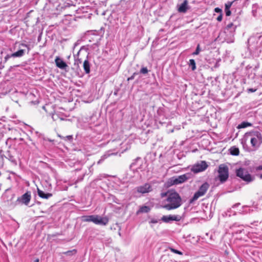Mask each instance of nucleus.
I'll use <instances>...</instances> for the list:
<instances>
[{
    "label": "nucleus",
    "mask_w": 262,
    "mask_h": 262,
    "mask_svg": "<svg viewBox=\"0 0 262 262\" xmlns=\"http://www.w3.org/2000/svg\"><path fill=\"white\" fill-rule=\"evenodd\" d=\"M165 201L167 203L164 205L162 207L167 210L177 209L182 204L181 196L174 190L169 193Z\"/></svg>",
    "instance_id": "f257e3e1"
},
{
    "label": "nucleus",
    "mask_w": 262,
    "mask_h": 262,
    "mask_svg": "<svg viewBox=\"0 0 262 262\" xmlns=\"http://www.w3.org/2000/svg\"><path fill=\"white\" fill-rule=\"evenodd\" d=\"M261 36H251L248 40V49L251 53L259 55L262 53Z\"/></svg>",
    "instance_id": "f03ea898"
},
{
    "label": "nucleus",
    "mask_w": 262,
    "mask_h": 262,
    "mask_svg": "<svg viewBox=\"0 0 262 262\" xmlns=\"http://www.w3.org/2000/svg\"><path fill=\"white\" fill-rule=\"evenodd\" d=\"M62 4V1H48L45 8L50 11L51 13L57 15L63 11Z\"/></svg>",
    "instance_id": "7ed1b4c3"
},
{
    "label": "nucleus",
    "mask_w": 262,
    "mask_h": 262,
    "mask_svg": "<svg viewBox=\"0 0 262 262\" xmlns=\"http://www.w3.org/2000/svg\"><path fill=\"white\" fill-rule=\"evenodd\" d=\"M236 176L247 183H249L254 180V177L252 176L248 171L244 168L240 167L235 170Z\"/></svg>",
    "instance_id": "20e7f679"
},
{
    "label": "nucleus",
    "mask_w": 262,
    "mask_h": 262,
    "mask_svg": "<svg viewBox=\"0 0 262 262\" xmlns=\"http://www.w3.org/2000/svg\"><path fill=\"white\" fill-rule=\"evenodd\" d=\"M217 178L221 183L227 181L229 178V168L225 164H222L219 165L217 170Z\"/></svg>",
    "instance_id": "39448f33"
},
{
    "label": "nucleus",
    "mask_w": 262,
    "mask_h": 262,
    "mask_svg": "<svg viewBox=\"0 0 262 262\" xmlns=\"http://www.w3.org/2000/svg\"><path fill=\"white\" fill-rule=\"evenodd\" d=\"M250 142L254 148L257 149L262 143L261 134L257 131L250 133Z\"/></svg>",
    "instance_id": "423d86ee"
},
{
    "label": "nucleus",
    "mask_w": 262,
    "mask_h": 262,
    "mask_svg": "<svg viewBox=\"0 0 262 262\" xmlns=\"http://www.w3.org/2000/svg\"><path fill=\"white\" fill-rule=\"evenodd\" d=\"M209 185L208 183H203L199 188V190L194 194L193 197L190 200L189 203H192L197 200L200 197L203 196L208 189Z\"/></svg>",
    "instance_id": "0eeeda50"
},
{
    "label": "nucleus",
    "mask_w": 262,
    "mask_h": 262,
    "mask_svg": "<svg viewBox=\"0 0 262 262\" xmlns=\"http://www.w3.org/2000/svg\"><path fill=\"white\" fill-rule=\"evenodd\" d=\"M26 52L25 49H19L18 51L11 54H8L4 57V61L6 62L8 61L12 62L14 58H20L23 57Z\"/></svg>",
    "instance_id": "6e6552de"
},
{
    "label": "nucleus",
    "mask_w": 262,
    "mask_h": 262,
    "mask_svg": "<svg viewBox=\"0 0 262 262\" xmlns=\"http://www.w3.org/2000/svg\"><path fill=\"white\" fill-rule=\"evenodd\" d=\"M31 199V195L30 191H27L25 193L22 195L20 197H18L16 202L21 204L28 205Z\"/></svg>",
    "instance_id": "1a4fd4ad"
},
{
    "label": "nucleus",
    "mask_w": 262,
    "mask_h": 262,
    "mask_svg": "<svg viewBox=\"0 0 262 262\" xmlns=\"http://www.w3.org/2000/svg\"><path fill=\"white\" fill-rule=\"evenodd\" d=\"M208 167L207 163L205 161H202L200 163L195 164L192 168V171L194 173H198L205 170Z\"/></svg>",
    "instance_id": "9d476101"
},
{
    "label": "nucleus",
    "mask_w": 262,
    "mask_h": 262,
    "mask_svg": "<svg viewBox=\"0 0 262 262\" xmlns=\"http://www.w3.org/2000/svg\"><path fill=\"white\" fill-rule=\"evenodd\" d=\"M182 219V217L180 215H163L161 220L165 223H170L171 221H180Z\"/></svg>",
    "instance_id": "9b49d317"
},
{
    "label": "nucleus",
    "mask_w": 262,
    "mask_h": 262,
    "mask_svg": "<svg viewBox=\"0 0 262 262\" xmlns=\"http://www.w3.org/2000/svg\"><path fill=\"white\" fill-rule=\"evenodd\" d=\"M136 190L140 193H146L152 190L151 186L149 183H145L143 185L136 187Z\"/></svg>",
    "instance_id": "f8f14e48"
},
{
    "label": "nucleus",
    "mask_w": 262,
    "mask_h": 262,
    "mask_svg": "<svg viewBox=\"0 0 262 262\" xmlns=\"http://www.w3.org/2000/svg\"><path fill=\"white\" fill-rule=\"evenodd\" d=\"M188 179V177L186 174H183L179 176L178 177H173L171 180V184L172 185H177L184 183Z\"/></svg>",
    "instance_id": "ddd939ff"
},
{
    "label": "nucleus",
    "mask_w": 262,
    "mask_h": 262,
    "mask_svg": "<svg viewBox=\"0 0 262 262\" xmlns=\"http://www.w3.org/2000/svg\"><path fill=\"white\" fill-rule=\"evenodd\" d=\"M14 151L11 150H7L6 152L5 155L2 156V157H3L4 156L5 158L10 161L12 164L16 165L17 161L14 155Z\"/></svg>",
    "instance_id": "4468645a"
},
{
    "label": "nucleus",
    "mask_w": 262,
    "mask_h": 262,
    "mask_svg": "<svg viewBox=\"0 0 262 262\" xmlns=\"http://www.w3.org/2000/svg\"><path fill=\"white\" fill-rule=\"evenodd\" d=\"M63 2L62 7L63 11L69 10L70 11L76 12L78 10L76 7V5L72 3H67L66 1H62Z\"/></svg>",
    "instance_id": "2eb2a0df"
},
{
    "label": "nucleus",
    "mask_w": 262,
    "mask_h": 262,
    "mask_svg": "<svg viewBox=\"0 0 262 262\" xmlns=\"http://www.w3.org/2000/svg\"><path fill=\"white\" fill-rule=\"evenodd\" d=\"M56 66L59 69L66 70L68 67L67 64L59 57L57 56L55 59Z\"/></svg>",
    "instance_id": "dca6fc26"
},
{
    "label": "nucleus",
    "mask_w": 262,
    "mask_h": 262,
    "mask_svg": "<svg viewBox=\"0 0 262 262\" xmlns=\"http://www.w3.org/2000/svg\"><path fill=\"white\" fill-rule=\"evenodd\" d=\"M177 7L178 11L180 13H186L187 11L189 9L187 1H184L182 4L180 5H178Z\"/></svg>",
    "instance_id": "f3484780"
},
{
    "label": "nucleus",
    "mask_w": 262,
    "mask_h": 262,
    "mask_svg": "<svg viewBox=\"0 0 262 262\" xmlns=\"http://www.w3.org/2000/svg\"><path fill=\"white\" fill-rule=\"evenodd\" d=\"M108 222V218H107L106 217H101L97 215V217L96 218V220L95 224L104 226L107 224Z\"/></svg>",
    "instance_id": "a211bd4d"
},
{
    "label": "nucleus",
    "mask_w": 262,
    "mask_h": 262,
    "mask_svg": "<svg viewBox=\"0 0 262 262\" xmlns=\"http://www.w3.org/2000/svg\"><path fill=\"white\" fill-rule=\"evenodd\" d=\"M37 193L39 197L45 199H48L52 196V194L51 193H45L42 190H41L39 188H37Z\"/></svg>",
    "instance_id": "6ab92c4d"
},
{
    "label": "nucleus",
    "mask_w": 262,
    "mask_h": 262,
    "mask_svg": "<svg viewBox=\"0 0 262 262\" xmlns=\"http://www.w3.org/2000/svg\"><path fill=\"white\" fill-rule=\"evenodd\" d=\"M150 210V208L147 206H140L139 210L136 212V214L139 215L143 213H148Z\"/></svg>",
    "instance_id": "aec40b11"
},
{
    "label": "nucleus",
    "mask_w": 262,
    "mask_h": 262,
    "mask_svg": "<svg viewBox=\"0 0 262 262\" xmlns=\"http://www.w3.org/2000/svg\"><path fill=\"white\" fill-rule=\"evenodd\" d=\"M84 219L83 220L85 222H92L95 224L96 218L97 217V215H86L84 216L83 217Z\"/></svg>",
    "instance_id": "412c9836"
},
{
    "label": "nucleus",
    "mask_w": 262,
    "mask_h": 262,
    "mask_svg": "<svg viewBox=\"0 0 262 262\" xmlns=\"http://www.w3.org/2000/svg\"><path fill=\"white\" fill-rule=\"evenodd\" d=\"M83 69L86 74H89L90 73V63L88 60H85L83 64Z\"/></svg>",
    "instance_id": "4be33fe9"
},
{
    "label": "nucleus",
    "mask_w": 262,
    "mask_h": 262,
    "mask_svg": "<svg viewBox=\"0 0 262 262\" xmlns=\"http://www.w3.org/2000/svg\"><path fill=\"white\" fill-rule=\"evenodd\" d=\"M235 29H236V27L235 26L233 27V23H231L229 24L228 25H227V27L225 28V32L229 31L232 34H233V33L235 31Z\"/></svg>",
    "instance_id": "5701e85b"
},
{
    "label": "nucleus",
    "mask_w": 262,
    "mask_h": 262,
    "mask_svg": "<svg viewBox=\"0 0 262 262\" xmlns=\"http://www.w3.org/2000/svg\"><path fill=\"white\" fill-rule=\"evenodd\" d=\"M230 153L233 156H238L239 153V149L235 146L231 147L230 149Z\"/></svg>",
    "instance_id": "b1692460"
},
{
    "label": "nucleus",
    "mask_w": 262,
    "mask_h": 262,
    "mask_svg": "<svg viewBox=\"0 0 262 262\" xmlns=\"http://www.w3.org/2000/svg\"><path fill=\"white\" fill-rule=\"evenodd\" d=\"M77 253V250L73 249L72 250H69L67 251L63 252L62 253L63 254H64L67 256H72L75 255Z\"/></svg>",
    "instance_id": "393cba45"
},
{
    "label": "nucleus",
    "mask_w": 262,
    "mask_h": 262,
    "mask_svg": "<svg viewBox=\"0 0 262 262\" xmlns=\"http://www.w3.org/2000/svg\"><path fill=\"white\" fill-rule=\"evenodd\" d=\"M189 66L191 67V70L192 71H194L196 69V64L195 61L194 59H191L189 60V63H188Z\"/></svg>",
    "instance_id": "a878e982"
},
{
    "label": "nucleus",
    "mask_w": 262,
    "mask_h": 262,
    "mask_svg": "<svg viewBox=\"0 0 262 262\" xmlns=\"http://www.w3.org/2000/svg\"><path fill=\"white\" fill-rule=\"evenodd\" d=\"M141 161V159L140 157H137L136 159H135L133 162L130 165V168H133L134 170V167L135 166L137 165V163L139 161Z\"/></svg>",
    "instance_id": "bb28decb"
},
{
    "label": "nucleus",
    "mask_w": 262,
    "mask_h": 262,
    "mask_svg": "<svg viewBox=\"0 0 262 262\" xmlns=\"http://www.w3.org/2000/svg\"><path fill=\"white\" fill-rule=\"evenodd\" d=\"M251 125L250 123L248 122H243L241 124L238 125V128H245Z\"/></svg>",
    "instance_id": "cd10ccee"
},
{
    "label": "nucleus",
    "mask_w": 262,
    "mask_h": 262,
    "mask_svg": "<svg viewBox=\"0 0 262 262\" xmlns=\"http://www.w3.org/2000/svg\"><path fill=\"white\" fill-rule=\"evenodd\" d=\"M73 140L72 135H68L64 137V140L72 142Z\"/></svg>",
    "instance_id": "c85d7f7f"
},
{
    "label": "nucleus",
    "mask_w": 262,
    "mask_h": 262,
    "mask_svg": "<svg viewBox=\"0 0 262 262\" xmlns=\"http://www.w3.org/2000/svg\"><path fill=\"white\" fill-rule=\"evenodd\" d=\"M201 51L200 46L199 44L198 45L195 51L192 53L193 55H197L200 53Z\"/></svg>",
    "instance_id": "c756f323"
},
{
    "label": "nucleus",
    "mask_w": 262,
    "mask_h": 262,
    "mask_svg": "<svg viewBox=\"0 0 262 262\" xmlns=\"http://www.w3.org/2000/svg\"><path fill=\"white\" fill-rule=\"evenodd\" d=\"M170 250L174 253L178 254L179 255H182L183 253L178 250H176L173 248H169Z\"/></svg>",
    "instance_id": "7c9ffc66"
},
{
    "label": "nucleus",
    "mask_w": 262,
    "mask_h": 262,
    "mask_svg": "<svg viewBox=\"0 0 262 262\" xmlns=\"http://www.w3.org/2000/svg\"><path fill=\"white\" fill-rule=\"evenodd\" d=\"M148 72V70L146 67H142L140 71V73L143 74H146Z\"/></svg>",
    "instance_id": "2f4dec72"
},
{
    "label": "nucleus",
    "mask_w": 262,
    "mask_h": 262,
    "mask_svg": "<svg viewBox=\"0 0 262 262\" xmlns=\"http://www.w3.org/2000/svg\"><path fill=\"white\" fill-rule=\"evenodd\" d=\"M172 190H168L167 191V192H162L161 193V198H164V197H165L166 196H168V195H169V193L170 192H172Z\"/></svg>",
    "instance_id": "473e14b6"
},
{
    "label": "nucleus",
    "mask_w": 262,
    "mask_h": 262,
    "mask_svg": "<svg viewBox=\"0 0 262 262\" xmlns=\"http://www.w3.org/2000/svg\"><path fill=\"white\" fill-rule=\"evenodd\" d=\"M107 158V156L104 155H103L100 159L97 162V164H101L106 158Z\"/></svg>",
    "instance_id": "72a5a7b5"
},
{
    "label": "nucleus",
    "mask_w": 262,
    "mask_h": 262,
    "mask_svg": "<svg viewBox=\"0 0 262 262\" xmlns=\"http://www.w3.org/2000/svg\"><path fill=\"white\" fill-rule=\"evenodd\" d=\"M233 2V1L229 2L227 4H226L225 9H230V8L231 7Z\"/></svg>",
    "instance_id": "f704fd0d"
},
{
    "label": "nucleus",
    "mask_w": 262,
    "mask_h": 262,
    "mask_svg": "<svg viewBox=\"0 0 262 262\" xmlns=\"http://www.w3.org/2000/svg\"><path fill=\"white\" fill-rule=\"evenodd\" d=\"M138 74V72L134 73L130 77H129L127 78V80L129 81V80H133L135 78V76Z\"/></svg>",
    "instance_id": "c9c22d12"
},
{
    "label": "nucleus",
    "mask_w": 262,
    "mask_h": 262,
    "mask_svg": "<svg viewBox=\"0 0 262 262\" xmlns=\"http://www.w3.org/2000/svg\"><path fill=\"white\" fill-rule=\"evenodd\" d=\"M20 47H24L27 48H28V52H29V50H30L29 46L28 45H26V44H25V43L19 44V48H20Z\"/></svg>",
    "instance_id": "e433bc0d"
},
{
    "label": "nucleus",
    "mask_w": 262,
    "mask_h": 262,
    "mask_svg": "<svg viewBox=\"0 0 262 262\" xmlns=\"http://www.w3.org/2000/svg\"><path fill=\"white\" fill-rule=\"evenodd\" d=\"M159 220L158 219H152L149 222L150 223H152V224H156L157 223H158L159 222Z\"/></svg>",
    "instance_id": "4c0bfd02"
},
{
    "label": "nucleus",
    "mask_w": 262,
    "mask_h": 262,
    "mask_svg": "<svg viewBox=\"0 0 262 262\" xmlns=\"http://www.w3.org/2000/svg\"><path fill=\"white\" fill-rule=\"evenodd\" d=\"M112 196L113 198V201L115 203H116L117 204H120L119 202V200L115 196L112 195Z\"/></svg>",
    "instance_id": "58836bf2"
},
{
    "label": "nucleus",
    "mask_w": 262,
    "mask_h": 262,
    "mask_svg": "<svg viewBox=\"0 0 262 262\" xmlns=\"http://www.w3.org/2000/svg\"><path fill=\"white\" fill-rule=\"evenodd\" d=\"M225 13L226 16H230L231 14V11L230 9H225Z\"/></svg>",
    "instance_id": "ea45409f"
},
{
    "label": "nucleus",
    "mask_w": 262,
    "mask_h": 262,
    "mask_svg": "<svg viewBox=\"0 0 262 262\" xmlns=\"http://www.w3.org/2000/svg\"><path fill=\"white\" fill-rule=\"evenodd\" d=\"M256 91V89H253V88H250V89H247V92H248V93H253V92H255Z\"/></svg>",
    "instance_id": "a19ab883"
},
{
    "label": "nucleus",
    "mask_w": 262,
    "mask_h": 262,
    "mask_svg": "<svg viewBox=\"0 0 262 262\" xmlns=\"http://www.w3.org/2000/svg\"><path fill=\"white\" fill-rule=\"evenodd\" d=\"M214 11L216 13H220V14L222 13V9H220V8H215V9H214Z\"/></svg>",
    "instance_id": "79ce46f5"
},
{
    "label": "nucleus",
    "mask_w": 262,
    "mask_h": 262,
    "mask_svg": "<svg viewBox=\"0 0 262 262\" xmlns=\"http://www.w3.org/2000/svg\"><path fill=\"white\" fill-rule=\"evenodd\" d=\"M222 18H223V16H222V14L221 13L217 17L216 19L219 21H221L222 20Z\"/></svg>",
    "instance_id": "37998d69"
},
{
    "label": "nucleus",
    "mask_w": 262,
    "mask_h": 262,
    "mask_svg": "<svg viewBox=\"0 0 262 262\" xmlns=\"http://www.w3.org/2000/svg\"><path fill=\"white\" fill-rule=\"evenodd\" d=\"M11 138H8V139H7V140H6V144L7 145H8V146H9V147H10V146H11V144H9V140H11Z\"/></svg>",
    "instance_id": "c03bdc74"
},
{
    "label": "nucleus",
    "mask_w": 262,
    "mask_h": 262,
    "mask_svg": "<svg viewBox=\"0 0 262 262\" xmlns=\"http://www.w3.org/2000/svg\"><path fill=\"white\" fill-rule=\"evenodd\" d=\"M257 170H262V164L261 165L258 166L256 167Z\"/></svg>",
    "instance_id": "a18cd8bd"
},
{
    "label": "nucleus",
    "mask_w": 262,
    "mask_h": 262,
    "mask_svg": "<svg viewBox=\"0 0 262 262\" xmlns=\"http://www.w3.org/2000/svg\"><path fill=\"white\" fill-rule=\"evenodd\" d=\"M81 60L80 59H78L77 61H75V64H78L79 63H81Z\"/></svg>",
    "instance_id": "49530a36"
},
{
    "label": "nucleus",
    "mask_w": 262,
    "mask_h": 262,
    "mask_svg": "<svg viewBox=\"0 0 262 262\" xmlns=\"http://www.w3.org/2000/svg\"><path fill=\"white\" fill-rule=\"evenodd\" d=\"M58 137H59L60 139H63L64 140V137H63L59 134H58Z\"/></svg>",
    "instance_id": "de8ad7c7"
},
{
    "label": "nucleus",
    "mask_w": 262,
    "mask_h": 262,
    "mask_svg": "<svg viewBox=\"0 0 262 262\" xmlns=\"http://www.w3.org/2000/svg\"><path fill=\"white\" fill-rule=\"evenodd\" d=\"M239 205H240V204H239V203H236V204H235V205H234L232 206V207H233V208H234V207H236V206H239Z\"/></svg>",
    "instance_id": "09e8293b"
},
{
    "label": "nucleus",
    "mask_w": 262,
    "mask_h": 262,
    "mask_svg": "<svg viewBox=\"0 0 262 262\" xmlns=\"http://www.w3.org/2000/svg\"><path fill=\"white\" fill-rule=\"evenodd\" d=\"M34 262H39V259H38V258L36 259L34 261Z\"/></svg>",
    "instance_id": "8fccbe9b"
},
{
    "label": "nucleus",
    "mask_w": 262,
    "mask_h": 262,
    "mask_svg": "<svg viewBox=\"0 0 262 262\" xmlns=\"http://www.w3.org/2000/svg\"><path fill=\"white\" fill-rule=\"evenodd\" d=\"M13 67H19V64L14 65Z\"/></svg>",
    "instance_id": "3c124183"
},
{
    "label": "nucleus",
    "mask_w": 262,
    "mask_h": 262,
    "mask_svg": "<svg viewBox=\"0 0 262 262\" xmlns=\"http://www.w3.org/2000/svg\"><path fill=\"white\" fill-rule=\"evenodd\" d=\"M240 213H241V214H243V213H244V211H241L240 212Z\"/></svg>",
    "instance_id": "603ef678"
},
{
    "label": "nucleus",
    "mask_w": 262,
    "mask_h": 262,
    "mask_svg": "<svg viewBox=\"0 0 262 262\" xmlns=\"http://www.w3.org/2000/svg\"><path fill=\"white\" fill-rule=\"evenodd\" d=\"M259 178H260V179H262V174L260 175Z\"/></svg>",
    "instance_id": "864d4df0"
},
{
    "label": "nucleus",
    "mask_w": 262,
    "mask_h": 262,
    "mask_svg": "<svg viewBox=\"0 0 262 262\" xmlns=\"http://www.w3.org/2000/svg\"><path fill=\"white\" fill-rule=\"evenodd\" d=\"M23 140H24V139H23V138H20V139H19V140H20V141H23Z\"/></svg>",
    "instance_id": "5fc2aeb1"
},
{
    "label": "nucleus",
    "mask_w": 262,
    "mask_h": 262,
    "mask_svg": "<svg viewBox=\"0 0 262 262\" xmlns=\"http://www.w3.org/2000/svg\"><path fill=\"white\" fill-rule=\"evenodd\" d=\"M139 167H136V168H135V169L137 170L138 169H139Z\"/></svg>",
    "instance_id": "6e6d98bb"
}]
</instances>
